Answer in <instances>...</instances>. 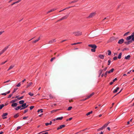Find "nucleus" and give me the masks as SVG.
<instances>
[{
	"label": "nucleus",
	"instance_id": "1",
	"mask_svg": "<svg viewBox=\"0 0 134 134\" xmlns=\"http://www.w3.org/2000/svg\"><path fill=\"white\" fill-rule=\"evenodd\" d=\"M131 39L130 41H129L128 42H125L124 43L127 45L129 44L132 41H134V32H133L131 35L127 37L126 40H129Z\"/></svg>",
	"mask_w": 134,
	"mask_h": 134
},
{
	"label": "nucleus",
	"instance_id": "2",
	"mask_svg": "<svg viewBox=\"0 0 134 134\" xmlns=\"http://www.w3.org/2000/svg\"><path fill=\"white\" fill-rule=\"evenodd\" d=\"M89 47H91L92 48L91 49V51L92 52H95L96 49L97 48V46L95 44H89L88 45Z\"/></svg>",
	"mask_w": 134,
	"mask_h": 134
},
{
	"label": "nucleus",
	"instance_id": "3",
	"mask_svg": "<svg viewBox=\"0 0 134 134\" xmlns=\"http://www.w3.org/2000/svg\"><path fill=\"white\" fill-rule=\"evenodd\" d=\"M72 34L75 36H79L82 35V32L81 31H78L73 32Z\"/></svg>",
	"mask_w": 134,
	"mask_h": 134
},
{
	"label": "nucleus",
	"instance_id": "4",
	"mask_svg": "<svg viewBox=\"0 0 134 134\" xmlns=\"http://www.w3.org/2000/svg\"><path fill=\"white\" fill-rule=\"evenodd\" d=\"M95 14L96 13L95 12L92 13L90 14L88 17H87V18H92L95 15Z\"/></svg>",
	"mask_w": 134,
	"mask_h": 134
},
{
	"label": "nucleus",
	"instance_id": "5",
	"mask_svg": "<svg viewBox=\"0 0 134 134\" xmlns=\"http://www.w3.org/2000/svg\"><path fill=\"white\" fill-rule=\"evenodd\" d=\"M9 46H8L7 47L4 48L0 52V53L2 54H3L5 51L8 48Z\"/></svg>",
	"mask_w": 134,
	"mask_h": 134
},
{
	"label": "nucleus",
	"instance_id": "6",
	"mask_svg": "<svg viewBox=\"0 0 134 134\" xmlns=\"http://www.w3.org/2000/svg\"><path fill=\"white\" fill-rule=\"evenodd\" d=\"M9 46H8L7 47L4 48L0 52V53L2 54H3L5 51L8 48Z\"/></svg>",
	"mask_w": 134,
	"mask_h": 134
},
{
	"label": "nucleus",
	"instance_id": "7",
	"mask_svg": "<svg viewBox=\"0 0 134 134\" xmlns=\"http://www.w3.org/2000/svg\"><path fill=\"white\" fill-rule=\"evenodd\" d=\"M9 46H8L7 47L4 48L0 52V53L2 54H3L5 51L8 48Z\"/></svg>",
	"mask_w": 134,
	"mask_h": 134
},
{
	"label": "nucleus",
	"instance_id": "8",
	"mask_svg": "<svg viewBox=\"0 0 134 134\" xmlns=\"http://www.w3.org/2000/svg\"><path fill=\"white\" fill-rule=\"evenodd\" d=\"M9 46H8L7 47L4 48L0 52V53L2 54H3L5 51L8 48Z\"/></svg>",
	"mask_w": 134,
	"mask_h": 134
},
{
	"label": "nucleus",
	"instance_id": "9",
	"mask_svg": "<svg viewBox=\"0 0 134 134\" xmlns=\"http://www.w3.org/2000/svg\"><path fill=\"white\" fill-rule=\"evenodd\" d=\"M69 14H69H68L67 15H65V16H64L63 17H62V18H61L60 19V20H63L64 19H66L68 17Z\"/></svg>",
	"mask_w": 134,
	"mask_h": 134
},
{
	"label": "nucleus",
	"instance_id": "10",
	"mask_svg": "<svg viewBox=\"0 0 134 134\" xmlns=\"http://www.w3.org/2000/svg\"><path fill=\"white\" fill-rule=\"evenodd\" d=\"M124 39H121L119 40L118 42V43L119 44H121L124 42Z\"/></svg>",
	"mask_w": 134,
	"mask_h": 134
},
{
	"label": "nucleus",
	"instance_id": "11",
	"mask_svg": "<svg viewBox=\"0 0 134 134\" xmlns=\"http://www.w3.org/2000/svg\"><path fill=\"white\" fill-rule=\"evenodd\" d=\"M8 115L7 113H4L2 115V117L3 119H5L7 118V117H5Z\"/></svg>",
	"mask_w": 134,
	"mask_h": 134
},
{
	"label": "nucleus",
	"instance_id": "12",
	"mask_svg": "<svg viewBox=\"0 0 134 134\" xmlns=\"http://www.w3.org/2000/svg\"><path fill=\"white\" fill-rule=\"evenodd\" d=\"M56 41L55 40V39H53L52 40L48 42V44H51L55 42Z\"/></svg>",
	"mask_w": 134,
	"mask_h": 134
},
{
	"label": "nucleus",
	"instance_id": "13",
	"mask_svg": "<svg viewBox=\"0 0 134 134\" xmlns=\"http://www.w3.org/2000/svg\"><path fill=\"white\" fill-rule=\"evenodd\" d=\"M94 93L93 92L91 94H90L89 96H87V98L88 99L90 98L92 96H93L94 94Z\"/></svg>",
	"mask_w": 134,
	"mask_h": 134
},
{
	"label": "nucleus",
	"instance_id": "14",
	"mask_svg": "<svg viewBox=\"0 0 134 134\" xmlns=\"http://www.w3.org/2000/svg\"><path fill=\"white\" fill-rule=\"evenodd\" d=\"M99 57L101 59H103L104 57V55L101 54H100L99 55Z\"/></svg>",
	"mask_w": 134,
	"mask_h": 134
},
{
	"label": "nucleus",
	"instance_id": "15",
	"mask_svg": "<svg viewBox=\"0 0 134 134\" xmlns=\"http://www.w3.org/2000/svg\"><path fill=\"white\" fill-rule=\"evenodd\" d=\"M114 70V69L113 68L111 69L110 70L108 71H107V72L108 74H110L111 72H113Z\"/></svg>",
	"mask_w": 134,
	"mask_h": 134
},
{
	"label": "nucleus",
	"instance_id": "16",
	"mask_svg": "<svg viewBox=\"0 0 134 134\" xmlns=\"http://www.w3.org/2000/svg\"><path fill=\"white\" fill-rule=\"evenodd\" d=\"M131 56L130 55H128L125 57V59L127 60H129Z\"/></svg>",
	"mask_w": 134,
	"mask_h": 134
},
{
	"label": "nucleus",
	"instance_id": "17",
	"mask_svg": "<svg viewBox=\"0 0 134 134\" xmlns=\"http://www.w3.org/2000/svg\"><path fill=\"white\" fill-rule=\"evenodd\" d=\"M17 105L18 104L16 103H12V104L11 105V106L12 107H16Z\"/></svg>",
	"mask_w": 134,
	"mask_h": 134
},
{
	"label": "nucleus",
	"instance_id": "18",
	"mask_svg": "<svg viewBox=\"0 0 134 134\" xmlns=\"http://www.w3.org/2000/svg\"><path fill=\"white\" fill-rule=\"evenodd\" d=\"M56 10V9H51V10H50L48 11V12H47V13L48 14L49 13L51 12L54 11V10Z\"/></svg>",
	"mask_w": 134,
	"mask_h": 134
},
{
	"label": "nucleus",
	"instance_id": "19",
	"mask_svg": "<svg viewBox=\"0 0 134 134\" xmlns=\"http://www.w3.org/2000/svg\"><path fill=\"white\" fill-rule=\"evenodd\" d=\"M21 107L20 105H19L18 106L16 107L15 108V110H18L19 109H20V108H21Z\"/></svg>",
	"mask_w": 134,
	"mask_h": 134
},
{
	"label": "nucleus",
	"instance_id": "20",
	"mask_svg": "<svg viewBox=\"0 0 134 134\" xmlns=\"http://www.w3.org/2000/svg\"><path fill=\"white\" fill-rule=\"evenodd\" d=\"M21 0H18V1H16L14 3H13L11 5H13L14 4H16V3H19V2H20Z\"/></svg>",
	"mask_w": 134,
	"mask_h": 134
},
{
	"label": "nucleus",
	"instance_id": "21",
	"mask_svg": "<svg viewBox=\"0 0 134 134\" xmlns=\"http://www.w3.org/2000/svg\"><path fill=\"white\" fill-rule=\"evenodd\" d=\"M18 99H15L14 100H12L10 102V103H14V102H15L16 101H17L18 100Z\"/></svg>",
	"mask_w": 134,
	"mask_h": 134
},
{
	"label": "nucleus",
	"instance_id": "22",
	"mask_svg": "<svg viewBox=\"0 0 134 134\" xmlns=\"http://www.w3.org/2000/svg\"><path fill=\"white\" fill-rule=\"evenodd\" d=\"M119 89V88L118 87H117L116 89L113 92L114 93H116L117 92V91Z\"/></svg>",
	"mask_w": 134,
	"mask_h": 134
},
{
	"label": "nucleus",
	"instance_id": "23",
	"mask_svg": "<svg viewBox=\"0 0 134 134\" xmlns=\"http://www.w3.org/2000/svg\"><path fill=\"white\" fill-rule=\"evenodd\" d=\"M32 82H30L29 84H27V86L26 88H28L29 86L32 85Z\"/></svg>",
	"mask_w": 134,
	"mask_h": 134
},
{
	"label": "nucleus",
	"instance_id": "24",
	"mask_svg": "<svg viewBox=\"0 0 134 134\" xmlns=\"http://www.w3.org/2000/svg\"><path fill=\"white\" fill-rule=\"evenodd\" d=\"M14 65H11L9 67V68H8V71L9 70L12 69L14 67Z\"/></svg>",
	"mask_w": 134,
	"mask_h": 134
},
{
	"label": "nucleus",
	"instance_id": "25",
	"mask_svg": "<svg viewBox=\"0 0 134 134\" xmlns=\"http://www.w3.org/2000/svg\"><path fill=\"white\" fill-rule=\"evenodd\" d=\"M78 0H74L73 1H71V2H70L69 3L71 4V3H72L76 2H77L78 1Z\"/></svg>",
	"mask_w": 134,
	"mask_h": 134
},
{
	"label": "nucleus",
	"instance_id": "26",
	"mask_svg": "<svg viewBox=\"0 0 134 134\" xmlns=\"http://www.w3.org/2000/svg\"><path fill=\"white\" fill-rule=\"evenodd\" d=\"M63 118V117L62 116L59 117H58L56 119H55V120H62V119Z\"/></svg>",
	"mask_w": 134,
	"mask_h": 134
},
{
	"label": "nucleus",
	"instance_id": "27",
	"mask_svg": "<svg viewBox=\"0 0 134 134\" xmlns=\"http://www.w3.org/2000/svg\"><path fill=\"white\" fill-rule=\"evenodd\" d=\"M18 113L17 114H15V115H14V116H13V117H14L15 118H18V117H19V114H18Z\"/></svg>",
	"mask_w": 134,
	"mask_h": 134
},
{
	"label": "nucleus",
	"instance_id": "28",
	"mask_svg": "<svg viewBox=\"0 0 134 134\" xmlns=\"http://www.w3.org/2000/svg\"><path fill=\"white\" fill-rule=\"evenodd\" d=\"M121 55H122V53H120L118 57V58L119 59H120L121 58Z\"/></svg>",
	"mask_w": 134,
	"mask_h": 134
},
{
	"label": "nucleus",
	"instance_id": "29",
	"mask_svg": "<svg viewBox=\"0 0 134 134\" xmlns=\"http://www.w3.org/2000/svg\"><path fill=\"white\" fill-rule=\"evenodd\" d=\"M24 100H21L19 102V103L20 104H22L24 103Z\"/></svg>",
	"mask_w": 134,
	"mask_h": 134
},
{
	"label": "nucleus",
	"instance_id": "30",
	"mask_svg": "<svg viewBox=\"0 0 134 134\" xmlns=\"http://www.w3.org/2000/svg\"><path fill=\"white\" fill-rule=\"evenodd\" d=\"M40 40V37H39L38 39L36 40L33 42V43H35L37 42L38 41Z\"/></svg>",
	"mask_w": 134,
	"mask_h": 134
},
{
	"label": "nucleus",
	"instance_id": "31",
	"mask_svg": "<svg viewBox=\"0 0 134 134\" xmlns=\"http://www.w3.org/2000/svg\"><path fill=\"white\" fill-rule=\"evenodd\" d=\"M104 129L103 128V127L102 126V127H101L100 128L98 129L97 130V131H99L100 130H103Z\"/></svg>",
	"mask_w": 134,
	"mask_h": 134
},
{
	"label": "nucleus",
	"instance_id": "32",
	"mask_svg": "<svg viewBox=\"0 0 134 134\" xmlns=\"http://www.w3.org/2000/svg\"><path fill=\"white\" fill-rule=\"evenodd\" d=\"M43 110L42 109H38V110L37 111V112L38 113H39L40 111L41 113H42V112H43Z\"/></svg>",
	"mask_w": 134,
	"mask_h": 134
},
{
	"label": "nucleus",
	"instance_id": "33",
	"mask_svg": "<svg viewBox=\"0 0 134 134\" xmlns=\"http://www.w3.org/2000/svg\"><path fill=\"white\" fill-rule=\"evenodd\" d=\"M103 70L102 69H100L98 71L99 74L101 75L102 74Z\"/></svg>",
	"mask_w": 134,
	"mask_h": 134
},
{
	"label": "nucleus",
	"instance_id": "34",
	"mask_svg": "<svg viewBox=\"0 0 134 134\" xmlns=\"http://www.w3.org/2000/svg\"><path fill=\"white\" fill-rule=\"evenodd\" d=\"M92 113V111H91L89 112H88L86 114V115L87 116H88V115H90Z\"/></svg>",
	"mask_w": 134,
	"mask_h": 134
},
{
	"label": "nucleus",
	"instance_id": "35",
	"mask_svg": "<svg viewBox=\"0 0 134 134\" xmlns=\"http://www.w3.org/2000/svg\"><path fill=\"white\" fill-rule=\"evenodd\" d=\"M26 104V103H23V104H22L21 105H20L21 107H25Z\"/></svg>",
	"mask_w": 134,
	"mask_h": 134
},
{
	"label": "nucleus",
	"instance_id": "36",
	"mask_svg": "<svg viewBox=\"0 0 134 134\" xmlns=\"http://www.w3.org/2000/svg\"><path fill=\"white\" fill-rule=\"evenodd\" d=\"M65 125H61L60 126V129H62L63 127H65Z\"/></svg>",
	"mask_w": 134,
	"mask_h": 134
},
{
	"label": "nucleus",
	"instance_id": "37",
	"mask_svg": "<svg viewBox=\"0 0 134 134\" xmlns=\"http://www.w3.org/2000/svg\"><path fill=\"white\" fill-rule=\"evenodd\" d=\"M4 106V104H2L1 105H0V109H1Z\"/></svg>",
	"mask_w": 134,
	"mask_h": 134
},
{
	"label": "nucleus",
	"instance_id": "38",
	"mask_svg": "<svg viewBox=\"0 0 134 134\" xmlns=\"http://www.w3.org/2000/svg\"><path fill=\"white\" fill-rule=\"evenodd\" d=\"M108 55H111V51L110 50H108Z\"/></svg>",
	"mask_w": 134,
	"mask_h": 134
},
{
	"label": "nucleus",
	"instance_id": "39",
	"mask_svg": "<svg viewBox=\"0 0 134 134\" xmlns=\"http://www.w3.org/2000/svg\"><path fill=\"white\" fill-rule=\"evenodd\" d=\"M81 42H77L76 43H74L72 44H71V45H75L76 44H79L81 43Z\"/></svg>",
	"mask_w": 134,
	"mask_h": 134
},
{
	"label": "nucleus",
	"instance_id": "40",
	"mask_svg": "<svg viewBox=\"0 0 134 134\" xmlns=\"http://www.w3.org/2000/svg\"><path fill=\"white\" fill-rule=\"evenodd\" d=\"M130 32L129 31L126 32L124 35V36H125L127 35Z\"/></svg>",
	"mask_w": 134,
	"mask_h": 134
},
{
	"label": "nucleus",
	"instance_id": "41",
	"mask_svg": "<svg viewBox=\"0 0 134 134\" xmlns=\"http://www.w3.org/2000/svg\"><path fill=\"white\" fill-rule=\"evenodd\" d=\"M24 97V96H21L20 97L18 98V99L20 100L22 99Z\"/></svg>",
	"mask_w": 134,
	"mask_h": 134
},
{
	"label": "nucleus",
	"instance_id": "42",
	"mask_svg": "<svg viewBox=\"0 0 134 134\" xmlns=\"http://www.w3.org/2000/svg\"><path fill=\"white\" fill-rule=\"evenodd\" d=\"M18 89V88H14V91H13L12 93L13 94L14 93V92H15Z\"/></svg>",
	"mask_w": 134,
	"mask_h": 134
},
{
	"label": "nucleus",
	"instance_id": "43",
	"mask_svg": "<svg viewBox=\"0 0 134 134\" xmlns=\"http://www.w3.org/2000/svg\"><path fill=\"white\" fill-rule=\"evenodd\" d=\"M72 108V107H69L68 108L67 110H70Z\"/></svg>",
	"mask_w": 134,
	"mask_h": 134
},
{
	"label": "nucleus",
	"instance_id": "44",
	"mask_svg": "<svg viewBox=\"0 0 134 134\" xmlns=\"http://www.w3.org/2000/svg\"><path fill=\"white\" fill-rule=\"evenodd\" d=\"M28 94L31 96H32L34 95V94L33 93H31L30 92H29Z\"/></svg>",
	"mask_w": 134,
	"mask_h": 134
},
{
	"label": "nucleus",
	"instance_id": "45",
	"mask_svg": "<svg viewBox=\"0 0 134 134\" xmlns=\"http://www.w3.org/2000/svg\"><path fill=\"white\" fill-rule=\"evenodd\" d=\"M49 97L51 99V98H53V96L51 94H49Z\"/></svg>",
	"mask_w": 134,
	"mask_h": 134
},
{
	"label": "nucleus",
	"instance_id": "46",
	"mask_svg": "<svg viewBox=\"0 0 134 134\" xmlns=\"http://www.w3.org/2000/svg\"><path fill=\"white\" fill-rule=\"evenodd\" d=\"M108 73L107 72V71H106V72L105 73L104 76L105 77H106L107 76V74Z\"/></svg>",
	"mask_w": 134,
	"mask_h": 134
},
{
	"label": "nucleus",
	"instance_id": "47",
	"mask_svg": "<svg viewBox=\"0 0 134 134\" xmlns=\"http://www.w3.org/2000/svg\"><path fill=\"white\" fill-rule=\"evenodd\" d=\"M21 85V82H19L18 84L16 85V86L17 87H19V86H20Z\"/></svg>",
	"mask_w": 134,
	"mask_h": 134
},
{
	"label": "nucleus",
	"instance_id": "48",
	"mask_svg": "<svg viewBox=\"0 0 134 134\" xmlns=\"http://www.w3.org/2000/svg\"><path fill=\"white\" fill-rule=\"evenodd\" d=\"M87 99H88L87 98V97L86 98H85V99H82L80 100V101H85V100H86Z\"/></svg>",
	"mask_w": 134,
	"mask_h": 134
},
{
	"label": "nucleus",
	"instance_id": "49",
	"mask_svg": "<svg viewBox=\"0 0 134 134\" xmlns=\"http://www.w3.org/2000/svg\"><path fill=\"white\" fill-rule=\"evenodd\" d=\"M13 95V94L12 93V94H10L9 96H8V98H10Z\"/></svg>",
	"mask_w": 134,
	"mask_h": 134
},
{
	"label": "nucleus",
	"instance_id": "50",
	"mask_svg": "<svg viewBox=\"0 0 134 134\" xmlns=\"http://www.w3.org/2000/svg\"><path fill=\"white\" fill-rule=\"evenodd\" d=\"M55 59V57H53V58H51V61L52 62L53 60Z\"/></svg>",
	"mask_w": 134,
	"mask_h": 134
},
{
	"label": "nucleus",
	"instance_id": "51",
	"mask_svg": "<svg viewBox=\"0 0 134 134\" xmlns=\"http://www.w3.org/2000/svg\"><path fill=\"white\" fill-rule=\"evenodd\" d=\"M118 58L117 57H115L113 58V59L114 60H116Z\"/></svg>",
	"mask_w": 134,
	"mask_h": 134
},
{
	"label": "nucleus",
	"instance_id": "52",
	"mask_svg": "<svg viewBox=\"0 0 134 134\" xmlns=\"http://www.w3.org/2000/svg\"><path fill=\"white\" fill-rule=\"evenodd\" d=\"M110 18V17H109V16H107L103 20H104L105 19H109Z\"/></svg>",
	"mask_w": 134,
	"mask_h": 134
},
{
	"label": "nucleus",
	"instance_id": "53",
	"mask_svg": "<svg viewBox=\"0 0 134 134\" xmlns=\"http://www.w3.org/2000/svg\"><path fill=\"white\" fill-rule=\"evenodd\" d=\"M7 61V60H6L4 62H2L1 63V65H3V64H4L5 63H6Z\"/></svg>",
	"mask_w": 134,
	"mask_h": 134
},
{
	"label": "nucleus",
	"instance_id": "54",
	"mask_svg": "<svg viewBox=\"0 0 134 134\" xmlns=\"http://www.w3.org/2000/svg\"><path fill=\"white\" fill-rule=\"evenodd\" d=\"M57 110H53L52 111H51V112L52 113H54V112H56Z\"/></svg>",
	"mask_w": 134,
	"mask_h": 134
},
{
	"label": "nucleus",
	"instance_id": "55",
	"mask_svg": "<svg viewBox=\"0 0 134 134\" xmlns=\"http://www.w3.org/2000/svg\"><path fill=\"white\" fill-rule=\"evenodd\" d=\"M7 94L6 93H3L2 94H1L2 95H4L5 96Z\"/></svg>",
	"mask_w": 134,
	"mask_h": 134
},
{
	"label": "nucleus",
	"instance_id": "56",
	"mask_svg": "<svg viewBox=\"0 0 134 134\" xmlns=\"http://www.w3.org/2000/svg\"><path fill=\"white\" fill-rule=\"evenodd\" d=\"M34 107V106H31L30 107V109L31 110Z\"/></svg>",
	"mask_w": 134,
	"mask_h": 134
},
{
	"label": "nucleus",
	"instance_id": "57",
	"mask_svg": "<svg viewBox=\"0 0 134 134\" xmlns=\"http://www.w3.org/2000/svg\"><path fill=\"white\" fill-rule=\"evenodd\" d=\"M25 108H26L25 107H22L21 108H20V110L23 109Z\"/></svg>",
	"mask_w": 134,
	"mask_h": 134
},
{
	"label": "nucleus",
	"instance_id": "58",
	"mask_svg": "<svg viewBox=\"0 0 134 134\" xmlns=\"http://www.w3.org/2000/svg\"><path fill=\"white\" fill-rule=\"evenodd\" d=\"M103 128L104 129L106 127H107V126H106V125L105 124L103 126H102Z\"/></svg>",
	"mask_w": 134,
	"mask_h": 134
},
{
	"label": "nucleus",
	"instance_id": "59",
	"mask_svg": "<svg viewBox=\"0 0 134 134\" xmlns=\"http://www.w3.org/2000/svg\"><path fill=\"white\" fill-rule=\"evenodd\" d=\"M10 81V80H8V81H5V82H4V83H7V82H9Z\"/></svg>",
	"mask_w": 134,
	"mask_h": 134
},
{
	"label": "nucleus",
	"instance_id": "60",
	"mask_svg": "<svg viewBox=\"0 0 134 134\" xmlns=\"http://www.w3.org/2000/svg\"><path fill=\"white\" fill-rule=\"evenodd\" d=\"M111 61L110 60H108V65H109L111 63Z\"/></svg>",
	"mask_w": 134,
	"mask_h": 134
},
{
	"label": "nucleus",
	"instance_id": "61",
	"mask_svg": "<svg viewBox=\"0 0 134 134\" xmlns=\"http://www.w3.org/2000/svg\"><path fill=\"white\" fill-rule=\"evenodd\" d=\"M117 80V79L116 78H115V79H114L113 80V82H115V81H116V80Z\"/></svg>",
	"mask_w": 134,
	"mask_h": 134
},
{
	"label": "nucleus",
	"instance_id": "62",
	"mask_svg": "<svg viewBox=\"0 0 134 134\" xmlns=\"http://www.w3.org/2000/svg\"><path fill=\"white\" fill-rule=\"evenodd\" d=\"M28 111V109H25L24 110V113H26Z\"/></svg>",
	"mask_w": 134,
	"mask_h": 134
},
{
	"label": "nucleus",
	"instance_id": "63",
	"mask_svg": "<svg viewBox=\"0 0 134 134\" xmlns=\"http://www.w3.org/2000/svg\"><path fill=\"white\" fill-rule=\"evenodd\" d=\"M21 127H20V126H18L17 127V129H16V130L17 131L18 130H19V129H20Z\"/></svg>",
	"mask_w": 134,
	"mask_h": 134
},
{
	"label": "nucleus",
	"instance_id": "64",
	"mask_svg": "<svg viewBox=\"0 0 134 134\" xmlns=\"http://www.w3.org/2000/svg\"><path fill=\"white\" fill-rule=\"evenodd\" d=\"M28 116H27V117H26V116H25V117H24L23 118V119L24 120H25L27 118H28Z\"/></svg>",
	"mask_w": 134,
	"mask_h": 134
}]
</instances>
